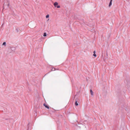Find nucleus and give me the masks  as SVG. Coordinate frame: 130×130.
Instances as JSON below:
<instances>
[{
  "mask_svg": "<svg viewBox=\"0 0 130 130\" xmlns=\"http://www.w3.org/2000/svg\"><path fill=\"white\" fill-rule=\"evenodd\" d=\"M43 105L46 108H47V109H49V107L46 104H44Z\"/></svg>",
  "mask_w": 130,
  "mask_h": 130,
  "instance_id": "f257e3e1",
  "label": "nucleus"
},
{
  "mask_svg": "<svg viewBox=\"0 0 130 130\" xmlns=\"http://www.w3.org/2000/svg\"><path fill=\"white\" fill-rule=\"evenodd\" d=\"M54 5L55 7H56L58 5V3L57 2H55L54 3Z\"/></svg>",
  "mask_w": 130,
  "mask_h": 130,
  "instance_id": "f03ea898",
  "label": "nucleus"
},
{
  "mask_svg": "<svg viewBox=\"0 0 130 130\" xmlns=\"http://www.w3.org/2000/svg\"><path fill=\"white\" fill-rule=\"evenodd\" d=\"M127 87H130V82H129L127 83Z\"/></svg>",
  "mask_w": 130,
  "mask_h": 130,
  "instance_id": "7ed1b4c3",
  "label": "nucleus"
},
{
  "mask_svg": "<svg viewBox=\"0 0 130 130\" xmlns=\"http://www.w3.org/2000/svg\"><path fill=\"white\" fill-rule=\"evenodd\" d=\"M112 0H110V2L109 6V7H110L111 5H112Z\"/></svg>",
  "mask_w": 130,
  "mask_h": 130,
  "instance_id": "20e7f679",
  "label": "nucleus"
},
{
  "mask_svg": "<svg viewBox=\"0 0 130 130\" xmlns=\"http://www.w3.org/2000/svg\"><path fill=\"white\" fill-rule=\"evenodd\" d=\"M90 92L91 93V94L92 95H93V92L92 91V90H90Z\"/></svg>",
  "mask_w": 130,
  "mask_h": 130,
  "instance_id": "39448f33",
  "label": "nucleus"
},
{
  "mask_svg": "<svg viewBox=\"0 0 130 130\" xmlns=\"http://www.w3.org/2000/svg\"><path fill=\"white\" fill-rule=\"evenodd\" d=\"M75 104L76 106H78V104L77 102V101H76L75 103Z\"/></svg>",
  "mask_w": 130,
  "mask_h": 130,
  "instance_id": "423d86ee",
  "label": "nucleus"
},
{
  "mask_svg": "<svg viewBox=\"0 0 130 130\" xmlns=\"http://www.w3.org/2000/svg\"><path fill=\"white\" fill-rule=\"evenodd\" d=\"M46 36V32H44L43 34V36L45 37Z\"/></svg>",
  "mask_w": 130,
  "mask_h": 130,
  "instance_id": "0eeeda50",
  "label": "nucleus"
},
{
  "mask_svg": "<svg viewBox=\"0 0 130 130\" xmlns=\"http://www.w3.org/2000/svg\"><path fill=\"white\" fill-rule=\"evenodd\" d=\"M16 30L17 32H18L19 31V29L18 28L16 29Z\"/></svg>",
  "mask_w": 130,
  "mask_h": 130,
  "instance_id": "6e6552de",
  "label": "nucleus"
},
{
  "mask_svg": "<svg viewBox=\"0 0 130 130\" xmlns=\"http://www.w3.org/2000/svg\"><path fill=\"white\" fill-rule=\"evenodd\" d=\"M55 70V69L54 68H52V71H54Z\"/></svg>",
  "mask_w": 130,
  "mask_h": 130,
  "instance_id": "1a4fd4ad",
  "label": "nucleus"
},
{
  "mask_svg": "<svg viewBox=\"0 0 130 130\" xmlns=\"http://www.w3.org/2000/svg\"><path fill=\"white\" fill-rule=\"evenodd\" d=\"M56 7L57 8H59L60 7V6L59 5H57Z\"/></svg>",
  "mask_w": 130,
  "mask_h": 130,
  "instance_id": "9d476101",
  "label": "nucleus"
},
{
  "mask_svg": "<svg viewBox=\"0 0 130 130\" xmlns=\"http://www.w3.org/2000/svg\"><path fill=\"white\" fill-rule=\"evenodd\" d=\"M46 18H48L49 17V15L48 14L46 16Z\"/></svg>",
  "mask_w": 130,
  "mask_h": 130,
  "instance_id": "9b49d317",
  "label": "nucleus"
},
{
  "mask_svg": "<svg viewBox=\"0 0 130 130\" xmlns=\"http://www.w3.org/2000/svg\"><path fill=\"white\" fill-rule=\"evenodd\" d=\"M6 44V42H4L3 43V45H5Z\"/></svg>",
  "mask_w": 130,
  "mask_h": 130,
  "instance_id": "f8f14e48",
  "label": "nucleus"
},
{
  "mask_svg": "<svg viewBox=\"0 0 130 130\" xmlns=\"http://www.w3.org/2000/svg\"><path fill=\"white\" fill-rule=\"evenodd\" d=\"M93 56H94L95 57H96V54H93Z\"/></svg>",
  "mask_w": 130,
  "mask_h": 130,
  "instance_id": "ddd939ff",
  "label": "nucleus"
},
{
  "mask_svg": "<svg viewBox=\"0 0 130 130\" xmlns=\"http://www.w3.org/2000/svg\"><path fill=\"white\" fill-rule=\"evenodd\" d=\"M93 53L94 54H95V51H94Z\"/></svg>",
  "mask_w": 130,
  "mask_h": 130,
  "instance_id": "4468645a",
  "label": "nucleus"
},
{
  "mask_svg": "<svg viewBox=\"0 0 130 130\" xmlns=\"http://www.w3.org/2000/svg\"><path fill=\"white\" fill-rule=\"evenodd\" d=\"M9 4L8 5V6H9Z\"/></svg>",
  "mask_w": 130,
  "mask_h": 130,
  "instance_id": "2eb2a0df",
  "label": "nucleus"
}]
</instances>
